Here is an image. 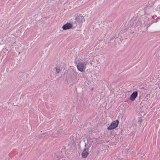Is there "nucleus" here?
<instances>
[{"label": "nucleus", "instance_id": "obj_1", "mask_svg": "<svg viewBox=\"0 0 160 160\" xmlns=\"http://www.w3.org/2000/svg\"><path fill=\"white\" fill-rule=\"evenodd\" d=\"M87 63V62L86 61L82 60L77 61L76 66L78 70L81 72H83L86 68Z\"/></svg>", "mask_w": 160, "mask_h": 160}, {"label": "nucleus", "instance_id": "obj_2", "mask_svg": "<svg viewBox=\"0 0 160 160\" xmlns=\"http://www.w3.org/2000/svg\"><path fill=\"white\" fill-rule=\"evenodd\" d=\"M119 123L118 120H116L111 123L109 126L107 128V129L109 130L117 128Z\"/></svg>", "mask_w": 160, "mask_h": 160}, {"label": "nucleus", "instance_id": "obj_3", "mask_svg": "<svg viewBox=\"0 0 160 160\" xmlns=\"http://www.w3.org/2000/svg\"><path fill=\"white\" fill-rule=\"evenodd\" d=\"M75 20L77 22L81 23L82 22L85 21L84 17L80 15L76 17Z\"/></svg>", "mask_w": 160, "mask_h": 160}, {"label": "nucleus", "instance_id": "obj_4", "mask_svg": "<svg viewBox=\"0 0 160 160\" xmlns=\"http://www.w3.org/2000/svg\"><path fill=\"white\" fill-rule=\"evenodd\" d=\"M138 93L137 91L134 92L131 95L130 97V99L132 101H134L137 97Z\"/></svg>", "mask_w": 160, "mask_h": 160}, {"label": "nucleus", "instance_id": "obj_5", "mask_svg": "<svg viewBox=\"0 0 160 160\" xmlns=\"http://www.w3.org/2000/svg\"><path fill=\"white\" fill-rule=\"evenodd\" d=\"M72 27V24L69 23H67L63 26L62 28L63 30H67L71 28Z\"/></svg>", "mask_w": 160, "mask_h": 160}, {"label": "nucleus", "instance_id": "obj_6", "mask_svg": "<svg viewBox=\"0 0 160 160\" xmlns=\"http://www.w3.org/2000/svg\"><path fill=\"white\" fill-rule=\"evenodd\" d=\"M88 154V148L84 149L82 153V157L83 158L87 157Z\"/></svg>", "mask_w": 160, "mask_h": 160}, {"label": "nucleus", "instance_id": "obj_7", "mask_svg": "<svg viewBox=\"0 0 160 160\" xmlns=\"http://www.w3.org/2000/svg\"><path fill=\"white\" fill-rule=\"evenodd\" d=\"M55 69L56 72L57 73H59L60 72V70L59 67L58 66H56L55 68Z\"/></svg>", "mask_w": 160, "mask_h": 160}, {"label": "nucleus", "instance_id": "obj_8", "mask_svg": "<svg viewBox=\"0 0 160 160\" xmlns=\"http://www.w3.org/2000/svg\"><path fill=\"white\" fill-rule=\"evenodd\" d=\"M88 143L89 144L88 147H90L92 145V140H90L89 141L88 140Z\"/></svg>", "mask_w": 160, "mask_h": 160}, {"label": "nucleus", "instance_id": "obj_9", "mask_svg": "<svg viewBox=\"0 0 160 160\" xmlns=\"http://www.w3.org/2000/svg\"><path fill=\"white\" fill-rule=\"evenodd\" d=\"M142 119H140V118L138 120V122H139V123L142 122Z\"/></svg>", "mask_w": 160, "mask_h": 160}, {"label": "nucleus", "instance_id": "obj_10", "mask_svg": "<svg viewBox=\"0 0 160 160\" xmlns=\"http://www.w3.org/2000/svg\"><path fill=\"white\" fill-rule=\"evenodd\" d=\"M86 144L85 143V146L86 147Z\"/></svg>", "mask_w": 160, "mask_h": 160}, {"label": "nucleus", "instance_id": "obj_11", "mask_svg": "<svg viewBox=\"0 0 160 160\" xmlns=\"http://www.w3.org/2000/svg\"><path fill=\"white\" fill-rule=\"evenodd\" d=\"M93 146L92 145V148H93Z\"/></svg>", "mask_w": 160, "mask_h": 160}, {"label": "nucleus", "instance_id": "obj_12", "mask_svg": "<svg viewBox=\"0 0 160 160\" xmlns=\"http://www.w3.org/2000/svg\"><path fill=\"white\" fill-rule=\"evenodd\" d=\"M57 160H59L58 159H57Z\"/></svg>", "mask_w": 160, "mask_h": 160}]
</instances>
